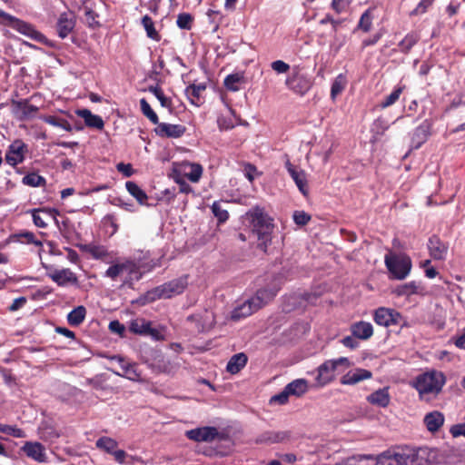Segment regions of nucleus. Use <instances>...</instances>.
<instances>
[{
    "instance_id": "obj_1",
    "label": "nucleus",
    "mask_w": 465,
    "mask_h": 465,
    "mask_svg": "<svg viewBox=\"0 0 465 465\" xmlns=\"http://www.w3.org/2000/svg\"><path fill=\"white\" fill-rule=\"evenodd\" d=\"M252 234L257 240V248L267 252L272 243V234L274 229L272 219L260 207H255L251 213Z\"/></svg>"
},
{
    "instance_id": "obj_2",
    "label": "nucleus",
    "mask_w": 465,
    "mask_h": 465,
    "mask_svg": "<svg viewBox=\"0 0 465 465\" xmlns=\"http://www.w3.org/2000/svg\"><path fill=\"white\" fill-rule=\"evenodd\" d=\"M375 465H422L419 461V451L413 449H389L373 455Z\"/></svg>"
},
{
    "instance_id": "obj_3",
    "label": "nucleus",
    "mask_w": 465,
    "mask_h": 465,
    "mask_svg": "<svg viewBox=\"0 0 465 465\" xmlns=\"http://www.w3.org/2000/svg\"><path fill=\"white\" fill-rule=\"evenodd\" d=\"M446 382L442 372L431 371L418 375L412 381V386L418 391L420 399L426 395H438Z\"/></svg>"
},
{
    "instance_id": "obj_4",
    "label": "nucleus",
    "mask_w": 465,
    "mask_h": 465,
    "mask_svg": "<svg viewBox=\"0 0 465 465\" xmlns=\"http://www.w3.org/2000/svg\"><path fill=\"white\" fill-rule=\"evenodd\" d=\"M384 263L391 280L402 281L408 277L412 268L411 257L406 253L389 252L384 257Z\"/></svg>"
},
{
    "instance_id": "obj_5",
    "label": "nucleus",
    "mask_w": 465,
    "mask_h": 465,
    "mask_svg": "<svg viewBox=\"0 0 465 465\" xmlns=\"http://www.w3.org/2000/svg\"><path fill=\"white\" fill-rule=\"evenodd\" d=\"M0 24L3 25H7L16 30L17 32L30 37L33 40L37 42H43L45 38V35L35 29V27L15 16L11 15L8 13L0 9Z\"/></svg>"
},
{
    "instance_id": "obj_6",
    "label": "nucleus",
    "mask_w": 465,
    "mask_h": 465,
    "mask_svg": "<svg viewBox=\"0 0 465 465\" xmlns=\"http://www.w3.org/2000/svg\"><path fill=\"white\" fill-rule=\"evenodd\" d=\"M283 283L282 277L281 275H273L270 282L265 287L259 289L252 298V302L257 305L255 308H262L277 295Z\"/></svg>"
},
{
    "instance_id": "obj_7",
    "label": "nucleus",
    "mask_w": 465,
    "mask_h": 465,
    "mask_svg": "<svg viewBox=\"0 0 465 465\" xmlns=\"http://www.w3.org/2000/svg\"><path fill=\"white\" fill-rule=\"evenodd\" d=\"M187 284V276L180 277L164 282L148 292V294L153 295V299L171 298L173 295H178L183 292Z\"/></svg>"
},
{
    "instance_id": "obj_8",
    "label": "nucleus",
    "mask_w": 465,
    "mask_h": 465,
    "mask_svg": "<svg viewBox=\"0 0 465 465\" xmlns=\"http://www.w3.org/2000/svg\"><path fill=\"white\" fill-rule=\"evenodd\" d=\"M203 174V167L199 163H193L187 161L173 163L172 176L189 179L197 183Z\"/></svg>"
},
{
    "instance_id": "obj_9",
    "label": "nucleus",
    "mask_w": 465,
    "mask_h": 465,
    "mask_svg": "<svg viewBox=\"0 0 465 465\" xmlns=\"http://www.w3.org/2000/svg\"><path fill=\"white\" fill-rule=\"evenodd\" d=\"M285 84L293 93L303 96L313 85V81L306 74H301L299 71L293 72L292 75L287 77Z\"/></svg>"
},
{
    "instance_id": "obj_10",
    "label": "nucleus",
    "mask_w": 465,
    "mask_h": 465,
    "mask_svg": "<svg viewBox=\"0 0 465 465\" xmlns=\"http://www.w3.org/2000/svg\"><path fill=\"white\" fill-rule=\"evenodd\" d=\"M139 272V266L133 260H124L122 262L112 264L106 271L104 275L113 281L118 277L127 274L130 278Z\"/></svg>"
},
{
    "instance_id": "obj_11",
    "label": "nucleus",
    "mask_w": 465,
    "mask_h": 465,
    "mask_svg": "<svg viewBox=\"0 0 465 465\" xmlns=\"http://www.w3.org/2000/svg\"><path fill=\"white\" fill-rule=\"evenodd\" d=\"M28 153V146L22 140L14 141L8 147L5 153L7 163L15 166L24 162L25 153Z\"/></svg>"
},
{
    "instance_id": "obj_12",
    "label": "nucleus",
    "mask_w": 465,
    "mask_h": 465,
    "mask_svg": "<svg viewBox=\"0 0 465 465\" xmlns=\"http://www.w3.org/2000/svg\"><path fill=\"white\" fill-rule=\"evenodd\" d=\"M129 331L134 334L151 336L155 340H159L161 338L160 331L157 329L153 328L152 322L143 318L132 320L129 324Z\"/></svg>"
},
{
    "instance_id": "obj_13",
    "label": "nucleus",
    "mask_w": 465,
    "mask_h": 465,
    "mask_svg": "<svg viewBox=\"0 0 465 465\" xmlns=\"http://www.w3.org/2000/svg\"><path fill=\"white\" fill-rule=\"evenodd\" d=\"M285 168L287 169L290 176L294 181L299 191L302 193V195L307 196L309 193V188L306 173L303 170L294 166L287 155L285 161Z\"/></svg>"
},
{
    "instance_id": "obj_14",
    "label": "nucleus",
    "mask_w": 465,
    "mask_h": 465,
    "mask_svg": "<svg viewBox=\"0 0 465 465\" xmlns=\"http://www.w3.org/2000/svg\"><path fill=\"white\" fill-rule=\"evenodd\" d=\"M401 316L393 309L380 307L374 312V322L381 326L389 327L399 324Z\"/></svg>"
},
{
    "instance_id": "obj_15",
    "label": "nucleus",
    "mask_w": 465,
    "mask_h": 465,
    "mask_svg": "<svg viewBox=\"0 0 465 465\" xmlns=\"http://www.w3.org/2000/svg\"><path fill=\"white\" fill-rule=\"evenodd\" d=\"M427 246L429 253L433 260L444 261L446 259L449 244L443 242L437 234H433L429 238Z\"/></svg>"
},
{
    "instance_id": "obj_16",
    "label": "nucleus",
    "mask_w": 465,
    "mask_h": 465,
    "mask_svg": "<svg viewBox=\"0 0 465 465\" xmlns=\"http://www.w3.org/2000/svg\"><path fill=\"white\" fill-rule=\"evenodd\" d=\"M13 113L16 116V118L20 121L27 120L35 115L38 112V107L29 104V101L26 99H22L19 101H13Z\"/></svg>"
},
{
    "instance_id": "obj_17",
    "label": "nucleus",
    "mask_w": 465,
    "mask_h": 465,
    "mask_svg": "<svg viewBox=\"0 0 465 465\" xmlns=\"http://www.w3.org/2000/svg\"><path fill=\"white\" fill-rule=\"evenodd\" d=\"M48 276L58 286L64 287L66 285H79V281L76 274L68 268L62 270H54V272H50Z\"/></svg>"
},
{
    "instance_id": "obj_18",
    "label": "nucleus",
    "mask_w": 465,
    "mask_h": 465,
    "mask_svg": "<svg viewBox=\"0 0 465 465\" xmlns=\"http://www.w3.org/2000/svg\"><path fill=\"white\" fill-rule=\"evenodd\" d=\"M154 132L162 138H180L186 132V127L182 124L158 123Z\"/></svg>"
},
{
    "instance_id": "obj_19",
    "label": "nucleus",
    "mask_w": 465,
    "mask_h": 465,
    "mask_svg": "<svg viewBox=\"0 0 465 465\" xmlns=\"http://www.w3.org/2000/svg\"><path fill=\"white\" fill-rule=\"evenodd\" d=\"M335 366L331 361H325L317 368L316 386L324 387L334 380Z\"/></svg>"
},
{
    "instance_id": "obj_20",
    "label": "nucleus",
    "mask_w": 465,
    "mask_h": 465,
    "mask_svg": "<svg viewBox=\"0 0 465 465\" xmlns=\"http://www.w3.org/2000/svg\"><path fill=\"white\" fill-rule=\"evenodd\" d=\"M431 134V124L425 120L412 133L411 146L412 149H419Z\"/></svg>"
},
{
    "instance_id": "obj_21",
    "label": "nucleus",
    "mask_w": 465,
    "mask_h": 465,
    "mask_svg": "<svg viewBox=\"0 0 465 465\" xmlns=\"http://www.w3.org/2000/svg\"><path fill=\"white\" fill-rule=\"evenodd\" d=\"M21 450L28 458L37 462L46 461L45 447L40 442L26 441Z\"/></svg>"
},
{
    "instance_id": "obj_22",
    "label": "nucleus",
    "mask_w": 465,
    "mask_h": 465,
    "mask_svg": "<svg viewBox=\"0 0 465 465\" xmlns=\"http://www.w3.org/2000/svg\"><path fill=\"white\" fill-rule=\"evenodd\" d=\"M13 242H18L22 244H33L39 248L43 247L42 241L37 239L34 232L26 230H21L15 233L10 234L5 240V244Z\"/></svg>"
},
{
    "instance_id": "obj_23",
    "label": "nucleus",
    "mask_w": 465,
    "mask_h": 465,
    "mask_svg": "<svg viewBox=\"0 0 465 465\" xmlns=\"http://www.w3.org/2000/svg\"><path fill=\"white\" fill-rule=\"evenodd\" d=\"M218 436L215 427H203L187 431V437L195 441H212Z\"/></svg>"
},
{
    "instance_id": "obj_24",
    "label": "nucleus",
    "mask_w": 465,
    "mask_h": 465,
    "mask_svg": "<svg viewBox=\"0 0 465 465\" xmlns=\"http://www.w3.org/2000/svg\"><path fill=\"white\" fill-rule=\"evenodd\" d=\"M372 377L371 371L366 369H355L344 374L341 378V383L343 385H354L360 381L369 380Z\"/></svg>"
},
{
    "instance_id": "obj_25",
    "label": "nucleus",
    "mask_w": 465,
    "mask_h": 465,
    "mask_svg": "<svg viewBox=\"0 0 465 465\" xmlns=\"http://www.w3.org/2000/svg\"><path fill=\"white\" fill-rule=\"evenodd\" d=\"M206 90V84H191L185 89V95L190 103L195 106H201L203 103V94Z\"/></svg>"
},
{
    "instance_id": "obj_26",
    "label": "nucleus",
    "mask_w": 465,
    "mask_h": 465,
    "mask_svg": "<svg viewBox=\"0 0 465 465\" xmlns=\"http://www.w3.org/2000/svg\"><path fill=\"white\" fill-rule=\"evenodd\" d=\"M350 331L352 336L362 341H367L373 335L371 323L365 321H359L352 323L350 327Z\"/></svg>"
},
{
    "instance_id": "obj_27",
    "label": "nucleus",
    "mask_w": 465,
    "mask_h": 465,
    "mask_svg": "<svg viewBox=\"0 0 465 465\" xmlns=\"http://www.w3.org/2000/svg\"><path fill=\"white\" fill-rule=\"evenodd\" d=\"M74 26L75 20L74 15H69L67 13L61 14L56 25V30L59 37L64 39L66 36H68V35L73 31Z\"/></svg>"
},
{
    "instance_id": "obj_28",
    "label": "nucleus",
    "mask_w": 465,
    "mask_h": 465,
    "mask_svg": "<svg viewBox=\"0 0 465 465\" xmlns=\"http://www.w3.org/2000/svg\"><path fill=\"white\" fill-rule=\"evenodd\" d=\"M423 421L429 431L436 432L442 427L444 423V416L441 412L434 411L427 413Z\"/></svg>"
},
{
    "instance_id": "obj_29",
    "label": "nucleus",
    "mask_w": 465,
    "mask_h": 465,
    "mask_svg": "<svg viewBox=\"0 0 465 465\" xmlns=\"http://www.w3.org/2000/svg\"><path fill=\"white\" fill-rule=\"evenodd\" d=\"M78 116L84 119L87 127L103 130L104 126V120L101 116L92 114L88 109H82L77 112Z\"/></svg>"
},
{
    "instance_id": "obj_30",
    "label": "nucleus",
    "mask_w": 465,
    "mask_h": 465,
    "mask_svg": "<svg viewBox=\"0 0 465 465\" xmlns=\"http://www.w3.org/2000/svg\"><path fill=\"white\" fill-rule=\"evenodd\" d=\"M256 303L252 302V298L244 302L242 305L236 307L232 312V319L238 321L242 318H246L257 312L260 308H255Z\"/></svg>"
},
{
    "instance_id": "obj_31",
    "label": "nucleus",
    "mask_w": 465,
    "mask_h": 465,
    "mask_svg": "<svg viewBox=\"0 0 465 465\" xmlns=\"http://www.w3.org/2000/svg\"><path fill=\"white\" fill-rule=\"evenodd\" d=\"M374 11L375 7H369L361 14L360 20L353 30V33H355L356 31L369 33L371 31L372 27V22L374 19Z\"/></svg>"
},
{
    "instance_id": "obj_32",
    "label": "nucleus",
    "mask_w": 465,
    "mask_h": 465,
    "mask_svg": "<svg viewBox=\"0 0 465 465\" xmlns=\"http://www.w3.org/2000/svg\"><path fill=\"white\" fill-rule=\"evenodd\" d=\"M367 401L375 406L385 408L390 404L388 388L379 389L367 397Z\"/></svg>"
},
{
    "instance_id": "obj_33",
    "label": "nucleus",
    "mask_w": 465,
    "mask_h": 465,
    "mask_svg": "<svg viewBox=\"0 0 465 465\" xmlns=\"http://www.w3.org/2000/svg\"><path fill=\"white\" fill-rule=\"evenodd\" d=\"M248 358L245 353L240 352L232 355L229 360L226 371L231 374L238 373L247 364Z\"/></svg>"
},
{
    "instance_id": "obj_34",
    "label": "nucleus",
    "mask_w": 465,
    "mask_h": 465,
    "mask_svg": "<svg viewBox=\"0 0 465 465\" xmlns=\"http://www.w3.org/2000/svg\"><path fill=\"white\" fill-rule=\"evenodd\" d=\"M424 288L420 282L411 281L410 282L400 285L396 289V293L399 296H411L412 294H422Z\"/></svg>"
},
{
    "instance_id": "obj_35",
    "label": "nucleus",
    "mask_w": 465,
    "mask_h": 465,
    "mask_svg": "<svg viewBox=\"0 0 465 465\" xmlns=\"http://www.w3.org/2000/svg\"><path fill=\"white\" fill-rule=\"evenodd\" d=\"M112 360H116L122 369V372H115L117 375L126 377L131 381H136L139 378L134 365L125 362L120 356H114Z\"/></svg>"
},
{
    "instance_id": "obj_36",
    "label": "nucleus",
    "mask_w": 465,
    "mask_h": 465,
    "mask_svg": "<svg viewBox=\"0 0 465 465\" xmlns=\"http://www.w3.org/2000/svg\"><path fill=\"white\" fill-rule=\"evenodd\" d=\"M372 454H358L348 457L339 462V465H375Z\"/></svg>"
},
{
    "instance_id": "obj_37",
    "label": "nucleus",
    "mask_w": 465,
    "mask_h": 465,
    "mask_svg": "<svg viewBox=\"0 0 465 465\" xmlns=\"http://www.w3.org/2000/svg\"><path fill=\"white\" fill-rule=\"evenodd\" d=\"M287 438H289V434L285 431H266L261 434L256 441L259 443H277Z\"/></svg>"
},
{
    "instance_id": "obj_38",
    "label": "nucleus",
    "mask_w": 465,
    "mask_h": 465,
    "mask_svg": "<svg viewBox=\"0 0 465 465\" xmlns=\"http://www.w3.org/2000/svg\"><path fill=\"white\" fill-rule=\"evenodd\" d=\"M292 396L301 397L308 391V381L305 379H296L285 386Z\"/></svg>"
},
{
    "instance_id": "obj_39",
    "label": "nucleus",
    "mask_w": 465,
    "mask_h": 465,
    "mask_svg": "<svg viewBox=\"0 0 465 465\" xmlns=\"http://www.w3.org/2000/svg\"><path fill=\"white\" fill-rule=\"evenodd\" d=\"M125 188L127 192L136 199L140 204H145L148 200L146 193L140 188V186L134 182L128 181L125 183Z\"/></svg>"
},
{
    "instance_id": "obj_40",
    "label": "nucleus",
    "mask_w": 465,
    "mask_h": 465,
    "mask_svg": "<svg viewBox=\"0 0 465 465\" xmlns=\"http://www.w3.org/2000/svg\"><path fill=\"white\" fill-rule=\"evenodd\" d=\"M86 316V309L80 305L72 310L67 315V322L71 326H79L83 323Z\"/></svg>"
},
{
    "instance_id": "obj_41",
    "label": "nucleus",
    "mask_w": 465,
    "mask_h": 465,
    "mask_svg": "<svg viewBox=\"0 0 465 465\" xmlns=\"http://www.w3.org/2000/svg\"><path fill=\"white\" fill-rule=\"evenodd\" d=\"M420 35L416 32H411L399 43L400 51L403 54H409L411 48L419 42Z\"/></svg>"
},
{
    "instance_id": "obj_42",
    "label": "nucleus",
    "mask_w": 465,
    "mask_h": 465,
    "mask_svg": "<svg viewBox=\"0 0 465 465\" xmlns=\"http://www.w3.org/2000/svg\"><path fill=\"white\" fill-rule=\"evenodd\" d=\"M95 446L97 449L112 454L117 449L118 442L110 437L104 436L96 440Z\"/></svg>"
},
{
    "instance_id": "obj_43",
    "label": "nucleus",
    "mask_w": 465,
    "mask_h": 465,
    "mask_svg": "<svg viewBox=\"0 0 465 465\" xmlns=\"http://www.w3.org/2000/svg\"><path fill=\"white\" fill-rule=\"evenodd\" d=\"M347 84L346 77L340 74L335 77L331 87V98L334 101L342 93Z\"/></svg>"
},
{
    "instance_id": "obj_44",
    "label": "nucleus",
    "mask_w": 465,
    "mask_h": 465,
    "mask_svg": "<svg viewBox=\"0 0 465 465\" xmlns=\"http://www.w3.org/2000/svg\"><path fill=\"white\" fill-rule=\"evenodd\" d=\"M22 183L31 187H41L46 184V180L36 173H30L23 177Z\"/></svg>"
},
{
    "instance_id": "obj_45",
    "label": "nucleus",
    "mask_w": 465,
    "mask_h": 465,
    "mask_svg": "<svg viewBox=\"0 0 465 465\" xmlns=\"http://www.w3.org/2000/svg\"><path fill=\"white\" fill-rule=\"evenodd\" d=\"M404 89L405 85L396 86L394 90L381 101L380 106L384 109L394 104L399 100Z\"/></svg>"
},
{
    "instance_id": "obj_46",
    "label": "nucleus",
    "mask_w": 465,
    "mask_h": 465,
    "mask_svg": "<svg viewBox=\"0 0 465 465\" xmlns=\"http://www.w3.org/2000/svg\"><path fill=\"white\" fill-rule=\"evenodd\" d=\"M42 119L45 123L51 124L53 126L60 127L67 132L72 131V125L66 119L60 118L54 115H46L44 116Z\"/></svg>"
},
{
    "instance_id": "obj_47",
    "label": "nucleus",
    "mask_w": 465,
    "mask_h": 465,
    "mask_svg": "<svg viewBox=\"0 0 465 465\" xmlns=\"http://www.w3.org/2000/svg\"><path fill=\"white\" fill-rule=\"evenodd\" d=\"M142 25L143 26V28L145 29L146 31V34H147V36L153 40H160V35L158 34V32L156 31L155 27H154V23L153 21V19L148 15H144L143 18H142Z\"/></svg>"
},
{
    "instance_id": "obj_48",
    "label": "nucleus",
    "mask_w": 465,
    "mask_h": 465,
    "mask_svg": "<svg viewBox=\"0 0 465 465\" xmlns=\"http://www.w3.org/2000/svg\"><path fill=\"white\" fill-rule=\"evenodd\" d=\"M148 90L154 94L163 107L172 108L173 103L171 98L164 95L163 91L160 86H149Z\"/></svg>"
},
{
    "instance_id": "obj_49",
    "label": "nucleus",
    "mask_w": 465,
    "mask_h": 465,
    "mask_svg": "<svg viewBox=\"0 0 465 465\" xmlns=\"http://www.w3.org/2000/svg\"><path fill=\"white\" fill-rule=\"evenodd\" d=\"M212 212L214 217L218 220L219 223H223L229 219V213L223 209L221 203L216 201L213 203Z\"/></svg>"
},
{
    "instance_id": "obj_50",
    "label": "nucleus",
    "mask_w": 465,
    "mask_h": 465,
    "mask_svg": "<svg viewBox=\"0 0 465 465\" xmlns=\"http://www.w3.org/2000/svg\"><path fill=\"white\" fill-rule=\"evenodd\" d=\"M141 111L153 124H158L159 118L156 113L152 109L148 102L143 98L140 100Z\"/></svg>"
},
{
    "instance_id": "obj_51",
    "label": "nucleus",
    "mask_w": 465,
    "mask_h": 465,
    "mask_svg": "<svg viewBox=\"0 0 465 465\" xmlns=\"http://www.w3.org/2000/svg\"><path fill=\"white\" fill-rule=\"evenodd\" d=\"M243 76L238 73L231 74L227 75L224 79V86L231 91H238L239 86L237 85L242 80Z\"/></svg>"
},
{
    "instance_id": "obj_52",
    "label": "nucleus",
    "mask_w": 465,
    "mask_h": 465,
    "mask_svg": "<svg viewBox=\"0 0 465 465\" xmlns=\"http://www.w3.org/2000/svg\"><path fill=\"white\" fill-rule=\"evenodd\" d=\"M0 432L15 437L22 438L25 436V432L22 429L16 426L7 425L0 423Z\"/></svg>"
},
{
    "instance_id": "obj_53",
    "label": "nucleus",
    "mask_w": 465,
    "mask_h": 465,
    "mask_svg": "<svg viewBox=\"0 0 465 465\" xmlns=\"http://www.w3.org/2000/svg\"><path fill=\"white\" fill-rule=\"evenodd\" d=\"M193 18L188 13H182L178 15L176 24L181 29H191Z\"/></svg>"
},
{
    "instance_id": "obj_54",
    "label": "nucleus",
    "mask_w": 465,
    "mask_h": 465,
    "mask_svg": "<svg viewBox=\"0 0 465 465\" xmlns=\"http://www.w3.org/2000/svg\"><path fill=\"white\" fill-rule=\"evenodd\" d=\"M87 251L94 259H103L108 254L107 250L101 245H89Z\"/></svg>"
},
{
    "instance_id": "obj_55",
    "label": "nucleus",
    "mask_w": 465,
    "mask_h": 465,
    "mask_svg": "<svg viewBox=\"0 0 465 465\" xmlns=\"http://www.w3.org/2000/svg\"><path fill=\"white\" fill-rule=\"evenodd\" d=\"M311 215L304 211H295L293 213V221L297 225L304 226L311 221Z\"/></svg>"
},
{
    "instance_id": "obj_56",
    "label": "nucleus",
    "mask_w": 465,
    "mask_h": 465,
    "mask_svg": "<svg viewBox=\"0 0 465 465\" xmlns=\"http://www.w3.org/2000/svg\"><path fill=\"white\" fill-rule=\"evenodd\" d=\"M352 0H332L331 7L336 14H341L347 10Z\"/></svg>"
},
{
    "instance_id": "obj_57",
    "label": "nucleus",
    "mask_w": 465,
    "mask_h": 465,
    "mask_svg": "<svg viewBox=\"0 0 465 465\" xmlns=\"http://www.w3.org/2000/svg\"><path fill=\"white\" fill-rule=\"evenodd\" d=\"M271 67L278 74H285L289 71L290 65L282 60H276L271 64Z\"/></svg>"
},
{
    "instance_id": "obj_58",
    "label": "nucleus",
    "mask_w": 465,
    "mask_h": 465,
    "mask_svg": "<svg viewBox=\"0 0 465 465\" xmlns=\"http://www.w3.org/2000/svg\"><path fill=\"white\" fill-rule=\"evenodd\" d=\"M109 330L121 337H124L125 333V326L117 320L110 322Z\"/></svg>"
},
{
    "instance_id": "obj_59",
    "label": "nucleus",
    "mask_w": 465,
    "mask_h": 465,
    "mask_svg": "<svg viewBox=\"0 0 465 465\" xmlns=\"http://www.w3.org/2000/svg\"><path fill=\"white\" fill-rule=\"evenodd\" d=\"M290 396H292L291 393L288 391L287 388L284 387L282 391L272 397L271 401H275L282 405L288 401Z\"/></svg>"
},
{
    "instance_id": "obj_60",
    "label": "nucleus",
    "mask_w": 465,
    "mask_h": 465,
    "mask_svg": "<svg viewBox=\"0 0 465 465\" xmlns=\"http://www.w3.org/2000/svg\"><path fill=\"white\" fill-rule=\"evenodd\" d=\"M116 169L125 177H131L134 173V170L131 163H119L116 165Z\"/></svg>"
},
{
    "instance_id": "obj_61",
    "label": "nucleus",
    "mask_w": 465,
    "mask_h": 465,
    "mask_svg": "<svg viewBox=\"0 0 465 465\" xmlns=\"http://www.w3.org/2000/svg\"><path fill=\"white\" fill-rule=\"evenodd\" d=\"M40 213H47L45 210H34L33 212V222L35 226L39 228H45L47 226V223L45 222V220L40 215Z\"/></svg>"
},
{
    "instance_id": "obj_62",
    "label": "nucleus",
    "mask_w": 465,
    "mask_h": 465,
    "mask_svg": "<svg viewBox=\"0 0 465 465\" xmlns=\"http://www.w3.org/2000/svg\"><path fill=\"white\" fill-rule=\"evenodd\" d=\"M341 342L342 343L343 346L351 350H355L360 345L359 341H357V338L352 336V334L351 336H345L344 338H342Z\"/></svg>"
},
{
    "instance_id": "obj_63",
    "label": "nucleus",
    "mask_w": 465,
    "mask_h": 465,
    "mask_svg": "<svg viewBox=\"0 0 465 465\" xmlns=\"http://www.w3.org/2000/svg\"><path fill=\"white\" fill-rule=\"evenodd\" d=\"M172 177H173V181L177 184H179L180 193H190L193 192L191 185L189 183H187L184 179L180 178V177H174V176H172Z\"/></svg>"
},
{
    "instance_id": "obj_64",
    "label": "nucleus",
    "mask_w": 465,
    "mask_h": 465,
    "mask_svg": "<svg viewBox=\"0 0 465 465\" xmlns=\"http://www.w3.org/2000/svg\"><path fill=\"white\" fill-rule=\"evenodd\" d=\"M450 434L454 437H465V423L453 425L450 430Z\"/></svg>"
}]
</instances>
